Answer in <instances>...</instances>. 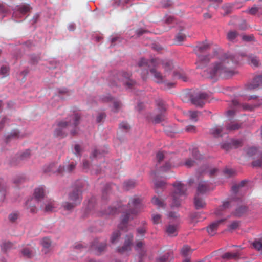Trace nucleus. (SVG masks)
<instances>
[{"label":"nucleus","instance_id":"nucleus-1","mask_svg":"<svg viewBox=\"0 0 262 262\" xmlns=\"http://www.w3.org/2000/svg\"><path fill=\"white\" fill-rule=\"evenodd\" d=\"M140 67L146 66L149 68L150 73L158 83H163L164 89H170L174 86L173 82H166L167 75L173 69V62L169 60H162L159 58H152L149 61L144 58L141 59L138 62Z\"/></svg>","mask_w":262,"mask_h":262},{"label":"nucleus","instance_id":"nucleus-2","mask_svg":"<svg viewBox=\"0 0 262 262\" xmlns=\"http://www.w3.org/2000/svg\"><path fill=\"white\" fill-rule=\"evenodd\" d=\"M238 58L230 54L221 55L206 71L204 72L203 76L208 78L215 76L228 77L233 75L235 68L239 63Z\"/></svg>","mask_w":262,"mask_h":262},{"label":"nucleus","instance_id":"nucleus-3","mask_svg":"<svg viewBox=\"0 0 262 262\" xmlns=\"http://www.w3.org/2000/svg\"><path fill=\"white\" fill-rule=\"evenodd\" d=\"M80 117L79 114L73 113L65 120L58 122L54 130V136L63 138L68 133L72 135H76L78 132V125Z\"/></svg>","mask_w":262,"mask_h":262},{"label":"nucleus","instance_id":"nucleus-4","mask_svg":"<svg viewBox=\"0 0 262 262\" xmlns=\"http://www.w3.org/2000/svg\"><path fill=\"white\" fill-rule=\"evenodd\" d=\"M84 181H78L76 182L72 190L68 195V201L62 203V206L66 210H71L79 205L82 200V190L85 185Z\"/></svg>","mask_w":262,"mask_h":262},{"label":"nucleus","instance_id":"nucleus-5","mask_svg":"<svg viewBox=\"0 0 262 262\" xmlns=\"http://www.w3.org/2000/svg\"><path fill=\"white\" fill-rule=\"evenodd\" d=\"M142 200L138 196L132 198L128 203V210L122 216L121 221L118 226L120 229L124 230L127 227L128 222L133 219L134 216L140 210L142 207Z\"/></svg>","mask_w":262,"mask_h":262},{"label":"nucleus","instance_id":"nucleus-6","mask_svg":"<svg viewBox=\"0 0 262 262\" xmlns=\"http://www.w3.org/2000/svg\"><path fill=\"white\" fill-rule=\"evenodd\" d=\"M212 50L213 55L215 56L217 54V49L214 48L209 43L206 42L199 43L195 48L194 51L198 55V63L200 64H206L209 62L212 57L210 55H205L206 52Z\"/></svg>","mask_w":262,"mask_h":262},{"label":"nucleus","instance_id":"nucleus-7","mask_svg":"<svg viewBox=\"0 0 262 262\" xmlns=\"http://www.w3.org/2000/svg\"><path fill=\"white\" fill-rule=\"evenodd\" d=\"M173 185L174 187V190L172 194V202L171 206L178 207L181 205L182 198L186 195L187 188L180 182H177Z\"/></svg>","mask_w":262,"mask_h":262},{"label":"nucleus","instance_id":"nucleus-8","mask_svg":"<svg viewBox=\"0 0 262 262\" xmlns=\"http://www.w3.org/2000/svg\"><path fill=\"white\" fill-rule=\"evenodd\" d=\"M157 104L158 106V108L161 111V113L157 114L154 118L152 121L155 123H159L165 120V116L164 115V112L166 110V105L163 100H158L157 101Z\"/></svg>","mask_w":262,"mask_h":262},{"label":"nucleus","instance_id":"nucleus-9","mask_svg":"<svg viewBox=\"0 0 262 262\" xmlns=\"http://www.w3.org/2000/svg\"><path fill=\"white\" fill-rule=\"evenodd\" d=\"M133 238L134 236L133 234L126 235L123 245L122 247H118L117 248V251L120 253H124L130 251L132 249Z\"/></svg>","mask_w":262,"mask_h":262},{"label":"nucleus","instance_id":"nucleus-10","mask_svg":"<svg viewBox=\"0 0 262 262\" xmlns=\"http://www.w3.org/2000/svg\"><path fill=\"white\" fill-rule=\"evenodd\" d=\"M44 172L46 173H55L62 174L65 169L63 166L60 165L58 166L56 163H51L44 168Z\"/></svg>","mask_w":262,"mask_h":262},{"label":"nucleus","instance_id":"nucleus-11","mask_svg":"<svg viewBox=\"0 0 262 262\" xmlns=\"http://www.w3.org/2000/svg\"><path fill=\"white\" fill-rule=\"evenodd\" d=\"M208 98V95L206 93L200 92L191 97V101L195 105L202 107L204 104V100Z\"/></svg>","mask_w":262,"mask_h":262},{"label":"nucleus","instance_id":"nucleus-12","mask_svg":"<svg viewBox=\"0 0 262 262\" xmlns=\"http://www.w3.org/2000/svg\"><path fill=\"white\" fill-rule=\"evenodd\" d=\"M180 223H172L170 221L166 228V232L170 236H176L178 234V227Z\"/></svg>","mask_w":262,"mask_h":262},{"label":"nucleus","instance_id":"nucleus-13","mask_svg":"<svg viewBox=\"0 0 262 262\" xmlns=\"http://www.w3.org/2000/svg\"><path fill=\"white\" fill-rule=\"evenodd\" d=\"M119 75L122 77V80L123 83L127 86L128 88H132L134 87L136 83L135 81L129 79L130 74L127 72H122L119 73Z\"/></svg>","mask_w":262,"mask_h":262},{"label":"nucleus","instance_id":"nucleus-14","mask_svg":"<svg viewBox=\"0 0 262 262\" xmlns=\"http://www.w3.org/2000/svg\"><path fill=\"white\" fill-rule=\"evenodd\" d=\"M262 84V75H258L253 78V81L247 85V89L252 90L258 88Z\"/></svg>","mask_w":262,"mask_h":262},{"label":"nucleus","instance_id":"nucleus-15","mask_svg":"<svg viewBox=\"0 0 262 262\" xmlns=\"http://www.w3.org/2000/svg\"><path fill=\"white\" fill-rule=\"evenodd\" d=\"M23 137V135L21 134L19 130H13L6 137L5 140L6 142L8 143L12 140L18 139L19 138H21Z\"/></svg>","mask_w":262,"mask_h":262},{"label":"nucleus","instance_id":"nucleus-16","mask_svg":"<svg viewBox=\"0 0 262 262\" xmlns=\"http://www.w3.org/2000/svg\"><path fill=\"white\" fill-rule=\"evenodd\" d=\"M30 10V7L29 5H24L19 6L17 10L15 11L13 14V17L17 18L18 13L21 15H24L27 13Z\"/></svg>","mask_w":262,"mask_h":262},{"label":"nucleus","instance_id":"nucleus-17","mask_svg":"<svg viewBox=\"0 0 262 262\" xmlns=\"http://www.w3.org/2000/svg\"><path fill=\"white\" fill-rule=\"evenodd\" d=\"M210 133L215 137L222 136L223 134H226V130L222 126H215L210 130Z\"/></svg>","mask_w":262,"mask_h":262},{"label":"nucleus","instance_id":"nucleus-18","mask_svg":"<svg viewBox=\"0 0 262 262\" xmlns=\"http://www.w3.org/2000/svg\"><path fill=\"white\" fill-rule=\"evenodd\" d=\"M225 221L224 219L220 220L215 222L212 223L207 227V230L208 233L211 235L213 236L216 232L217 228L220 224Z\"/></svg>","mask_w":262,"mask_h":262},{"label":"nucleus","instance_id":"nucleus-19","mask_svg":"<svg viewBox=\"0 0 262 262\" xmlns=\"http://www.w3.org/2000/svg\"><path fill=\"white\" fill-rule=\"evenodd\" d=\"M210 187L207 182L201 181L198 186V193L204 194L210 190Z\"/></svg>","mask_w":262,"mask_h":262},{"label":"nucleus","instance_id":"nucleus-20","mask_svg":"<svg viewBox=\"0 0 262 262\" xmlns=\"http://www.w3.org/2000/svg\"><path fill=\"white\" fill-rule=\"evenodd\" d=\"M45 195V187L40 186L36 188L34 190V196L35 199L39 201L40 199L43 198Z\"/></svg>","mask_w":262,"mask_h":262},{"label":"nucleus","instance_id":"nucleus-21","mask_svg":"<svg viewBox=\"0 0 262 262\" xmlns=\"http://www.w3.org/2000/svg\"><path fill=\"white\" fill-rule=\"evenodd\" d=\"M231 201H226L223 202L222 206H220L215 211V214L217 215H222L223 212L230 207Z\"/></svg>","mask_w":262,"mask_h":262},{"label":"nucleus","instance_id":"nucleus-22","mask_svg":"<svg viewBox=\"0 0 262 262\" xmlns=\"http://www.w3.org/2000/svg\"><path fill=\"white\" fill-rule=\"evenodd\" d=\"M106 247V243L103 242L98 244L97 241H95L92 245L93 249L97 250V252L101 253L103 251Z\"/></svg>","mask_w":262,"mask_h":262},{"label":"nucleus","instance_id":"nucleus-23","mask_svg":"<svg viewBox=\"0 0 262 262\" xmlns=\"http://www.w3.org/2000/svg\"><path fill=\"white\" fill-rule=\"evenodd\" d=\"M172 79H180L183 81H187L188 80V77L184 74L182 71H174L172 75Z\"/></svg>","mask_w":262,"mask_h":262},{"label":"nucleus","instance_id":"nucleus-24","mask_svg":"<svg viewBox=\"0 0 262 262\" xmlns=\"http://www.w3.org/2000/svg\"><path fill=\"white\" fill-rule=\"evenodd\" d=\"M194 205L197 209L203 208L206 205L205 202L199 196V194H197L194 198Z\"/></svg>","mask_w":262,"mask_h":262},{"label":"nucleus","instance_id":"nucleus-25","mask_svg":"<svg viewBox=\"0 0 262 262\" xmlns=\"http://www.w3.org/2000/svg\"><path fill=\"white\" fill-rule=\"evenodd\" d=\"M134 248L136 251L140 253L141 256L144 254V243L142 241H136V244L134 246Z\"/></svg>","mask_w":262,"mask_h":262},{"label":"nucleus","instance_id":"nucleus-26","mask_svg":"<svg viewBox=\"0 0 262 262\" xmlns=\"http://www.w3.org/2000/svg\"><path fill=\"white\" fill-rule=\"evenodd\" d=\"M41 245L43 248L42 250L46 254L49 252V249L51 245V241L48 237H45L41 241Z\"/></svg>","mask_w":262,"mask_h":262},{"label":"nucleus","instance_id":"nucleus-27","mask_svg":"<svg viewBox=\"0 0 262 262\" xmlns=\"http://www.w3.org/2000/svg\"><path fill=\"white\" fill-rule=\"evenodd\" d=\"M55 207L54 201L49 200L46 201L43 210L46 212H50L53 211Z\"/></svg>","mask_w":262,"mask_h":262},{"label":"nucleus","instance_id":"nucleus-28","mask_svg":"<svg viewBox=\"0 0 262 262\" xmlns=\"http://www.w3.org/2000/svg\"><path fill=\"white\" fill-rule=\"evenodd\" d=\"M240 128V125L236 123L230 122L226 125V132L228 133V132L234 131L238 130Z\"/></svg>","mask_w":262,"mask_h":262},{"label":"nucleus","instance_id":"nucleus-29","mask_svg":"<svg viewBox=\"0 0 262 262\" xmlns=\"http://www.w3.org/2000/svg\"><path fill=\"white\" fill-rule=\"evenodd\" d=\"M121 236V233L119 230H116L114 231L110 237V242L112 244H116L117 243L120 239Z\"/></svg>","mask_w":262,"mask_h":262},{"label":"nucleus","instance_id":"nucleus-30","mask_svg":"<svg viewBox=\"0 0 262 262\" xmlns=\"http://www.w3.org/2000/svg\"><path fill=\"white\" fill-rule=\"evenodd\" d=\"M136 182L133 180H128L123 183V188L126 190H129L136 186Z\"/></svg>","mask_w":262,"mask_h":262},{"label":"nucleus","instance_id":"nucleus-31","mask_svg":"<svg viewBox=\"0 0 262 262\" xmlns=\"http://www.w3.org/2000/svg\"><path fill=\"white\" fill-rule=\"evenodd\" d=\"M249 64L254 67H257L259 64V60L254 55L249 56Z\"/></svg>","mask_w":262,"mask_h":262},{"label":"nucleus","instance_id":"nucleus-32","mask_svg":"<svg viewBox=\"0 0 262 262\" xmlns=\"http://www.w3.org/2000/svg\"><path fill=\"white\" fill-rule=\"evenodd\" d=\"M13 243L10 241H4L1 245V249L3 251L6 252L13 247Z\"/></svg>","mask_w":262,"mask_h":262},{"label":"nucleus","instance_id":"nucleus-33","mask_svg":"<svg viewBox=\"0 0 262 262\" xmlns=\"http://www.w3.org/2000/svg\"><path fill=\"white\" fill-rule=\"evenodd\" d=\"M33 201V199L32 198L30 200H28L26 202V205L27 206V208L29 209L30 212L32 213H35L37 211V209L36 207L34 205H31V202Z\"/></svg>","mask_w":262,"mask_h":262},{"label":"nucleus","instance_id":"nucleus-34","mask_svg":"<svg viewBox=\"0 0 262 262\" xmlns=\"http://www.w3.org/2000/svg\"><path fill=\"white\" fill-rule=\"evenodd\" d=\"M247 211V208L245 206H241L238 207L235 212L234 214L236 216H241L244 215Z\"/></svg>","mask_w":262,"mask_h":262},{"label":"nucleus","instance_id":"nucleus-35","mask_svg":"<svg viewBox=\"0 0 262 262\" xmlns=\"http://www.w3.org/2000/svg\"><path fill=\"white\" fill-rule=\"evenodd\" d=\"M252 245L255 249L262 252V237L255 240Z\"/></svg>","mask_w":262,"mask_h":262},{"label":"nucleus","instance_id":"nucleus-36","mask_svg":"<svg viewBox=\"0 0 262 262\" xmlns=\"http://www.w3.org/2000/svg\"><path fill=\"white\" fill-rule=\"evenodd\" d=\"M168 218L169 219H173L174 223H180V215L176 212H169L168 214Z\"/></svg>","mask_w":262,"mask_h":262},{"label":"nucleus","instance_id":"nucleus-37","mask_svg":"<svg viewBox=\"0 0 262 262\" xmlns=\"http://www.w3.org/2000/svg\"><path fill=\"white\" fill-rule=\"evenodd\" d=\"M151 202L152 204L155 205H157L158 207H165V204L163 201L159 199L158 197L154 196L151 200Z\"/></svg>","mask_w":262,"mask_h":262},{"label":"nucleus","instance_id":"nucleus-38","mask_svg":"<svg viewBox=\"0 0 262 262\" xmlns=\"http://www.w3.org/2000/svg\"><path fill=\"white\" fill-rule=\"evenodd\" d=\"M238 257V255L237 253H233L231 252L225 253L222 256V257L223 259H236Z\"/></svg>","mask_w":262,"mask_h":262},{"label":"nucleus","instance_id":"nucleus-39","mask_svg":"<svg viewBox=\"0 0 262 262\" xmlns=\"http://www.w3.org/2000/svg\"><path fill=\"white\" fill-rule=\"evenodd\" d=\"M201 113L198 111H189V114L190 116V119L194 122H196L198 121L197 118L199 115H200Z\"/></svg>","mask_w":262,"mask_h":262},{"label":"nucleus","instance_id":"nucleus-40","mask_svg":"<svg viewBox=\"0 0 262 262\" xmlns=\"http://www.w3.org/2000/svg\"><path fill=\"white\" fill-rule=\"evenodd\" d=\"M238 35V34L236 31H232L228 33L227 38L229 41H233Z\"/></svg>","mask_w":262,"mask_h":262},{"label":"nucleus","instance_id":"nucleus-41","mask_svg":"<svg viewBox=\"0 0 262 262\" xmlns=\"http://www.w3.org/2000/svg\"><path fill=\"white\" fill-rule=\"evenodd\" d=\"M19 216V213L18 211H15L10 213L9 215L8 219L10 222L11 223H14L18 218Z\"/></svg>","mask_w":262,"mask_h":262},{"label":"nucleus","instance_id":"nucleus-42","mask_svg":"<svg viewBox=\"0 0 262 262\" xmlns=\"http://www.w3.org/2000/svg\"><path fill=\"white\" fill-rule=\"evenodd\" d=\"M186 35L182 33H179L176 36V42L178 44H181L183 41L186 39Z\"/></svg>","mask_w":262,"mask_h":262},{"label":"nucleus","instance_id":"nucleus-43","mask_svg":"<svg viewBox=\"0 0 262 262\" xmlns=\"http://www.w3.org/2000/svg\"><path fill=\"white\" fill-rule=\"evenodd\" d=\"M192 253V251L189 246H184L181 249V253L184 256H187Z\"/></svg>","mask_w":262,"mask_h":262},{"label":"nucleus","instance_id":"nucleus-44","mask_svg":"<svg viewBox=\"0 0 262 262\" xmlns=\"http://www.w3.org/2000/svg\"><path fill=\"white\" fill-rule=\"evenodd\" d=\"M245 183V181H242L238 184L233 186L232 187V192L235 194L236 193L238 192L239 188L243 187Z\"/></svg>","mask_w":262,"mask_h":262},{"label":"nucleus","instance_id":"nucleus-45","mask_svg":"<svg viewBox=\"0 0 262 262\" xmlns=\"http://www.w3.org/2000/svg\"><path fill=\"white\" fill-rule=\"evenodd\" d=\"M152 220L154 224H158L161 223V215L159 214H153L152 215Z\"/></svg>","mask_w":262,"mask_h":262},{"label":"nucleus","instance_id":"nucleus-46","mask_svg":"<svg viewBox=\"0 0 262 262\" xmlns=\"http://www.w3.org/2000/svg\"><path fill=\"white\" fill-rule=\"evenodd\" d=\"M170 256V253H167L164 254L163 255L160 257L158 260L159 262H166L169 259V257Z\"/></svg>","mask_w":262,"mask_h":262},{"label":"nucleus","instance_id":"nucleus-47","mask_svg":"<svg viewBox=\"0 0 262 262\" xmlns=\"http://www.w3.org/2000/svg\"><path fill=\"white\" fill-rule=\"evenodd\" d=\"M259 11V8L256 6H254L251 8L247 11V12L251 15L256 14Z\"/></svg>","mask_w":262,"mask_h":262},{"label":"nucleus","instance_id":"nucleus-48","mask_svg":"<svg viewBox=\"0 0 262 262\" xmlns=\"http://www.w3.org/2000/svg\"><path fill=\"white\" fill-rule=\"evenodd\" d=\"M257 150L256 147H251L247 148L246 152L249 156H252L256 154Z\"/></svg>","mask_w":262,"mask_h":262},{"label":"nucleus","instance_id":"nucleus-49","mask_svg":"<svg viewBox=\"0 0 262 262\" xmlns=\"http://www.w3.org/2000/svg\"><path fill=\"white\" fill-rule=\"evenodd\" d=\"M231 144L232 147L235 148H238L242 146V142L239 140H232L231 141Z\"/></svg>","mask_w":262,"mask_h":262},{"label":"nucleus","instance_id":"nucleus-50","mask_svg":"<svg viewBox=\"0 0 262 262\" xmlns=\"http://www.w3.org/2000/svg\"><path fill=\"white\" fill-rule=\"evenodd\" d=\"M30 150H27L22 153L19 157V160H23L28 158L30 156Z\"/></svg>","mask_w":262,"mask_h":262},{"label":"nucleus","instance_id":"nucleus-51","mask_svg":"<svg viewBox=\"0 0 262 262\" xmlns=\"http://www.w3.org/2000/svg\"><path fill=\"white\" fill-rule=\"evenodd\" d=\"M21 253L24 256H26L27 257L30 258L32 256L31 251L28 248H27L23 249V250L21 251Z\"/></svg>","mask_w":262,"mask_h":262},{"label":"nucleus","instance_id":"nucleus-52","mask_svg":"<svg viewBox=\"0 0 262 262\" xmlns=\"http://www.w3.org/2000/svg\"><path fill=\"white\" fill-rule=\"evenodd\" d=\"M165 157V153L162 151H159L156 155V158L159 162L162 161Z\"/></svg>","mask_w":262,"mask_h":262},{"label":"nucleus","instance_id":"nucleus-53","mask_svg":"<svg viewBox=\"0 0 262 262\" xmlns=\"http://www.w3.org/2000/svg\"><path fill=\"white\" fill-rule=\"evenodd\" d=\"M120 128L125 130L127 131L130 129V126L126 122H122L119 125Z\"/></svg>","mask_w":262,"mask_h":262},{"label":"nucleus","instance_id":"nucleus-54","mask_svg":"<svg viewBox=\"0 0 262 262\" xmlns=\"http://www.w3.org/2000/svg\"><path fill=\"white\" fill-rule=\"evenodd\" d=\"M106 114L104 113H100L96 118V121L99 123L103 121L106 117Z\"/></svg>","mask_w":262,"mask_h":262},{"label":"nucleus","instance_id":"nucleus-55","mask_svg":"<svg viewBox=\"0 0 262 262\" xmlns=\"http://www.w3.org/2000/svg\"><path fill=\"white\" fill-rule=\"evenodd\" d=\"M195 162L192 160L191 158L188 159L186 160L184 165L187 167H191L194 165Z\"/></svg>","mask_w":262,"mask_h":262},{"label":"nucleus","instance_id":"nucleus-56","mask_svg":"<svg viewBox=\"0 0 262 262\" xmlns=\"http://www.w3.org/2000/svg\"><path fill=\"white\" fill-rule=\"evenodd\" d=\"M114 105V111L117 112L119 111L121 106V104L119 101H115L113 103Z\"/></svg>","mask_w":262,"mask_h":262},{"label":"nucleus","instance_id":"nucleus-57","mask_svg":"<svg viewBox=\"0 0 262 262\" xmlns=\"http://www.w3.org/2000/svg\"><path fill=\"white\" fill-rule=\"evenodd\" d=\"M165 182L163 181H156L155 182L156 188H163L165 186Z\"/></svg>","mask_w":262,"mask_h":262},{"label":"nucleus","instance_id":"nucleus-58","mask_svg":"<svg viewBox=\"0 0 262 262\" xmlns=\"http://www.w3.org/2000/svg\"><path fill=\"white\" fill-rule=\"evenodd\" d=\"M148 71L147 69H143L141 71V77H142V78L143 79V80H146L147 78V77H148Z\"/></svg>","mask_w":262,"mask_h":262},{"label":"nucleus","instance_id":"nucleus-59","mask_svg":"<svg viewBox=\"0 0 262 262\" xmlns=\"http://www.w3.org/2000/svg\"><path fill=\"white\" fill-rule=\"evenodd\" d=\"M9 68L6 66H2L1 68L0 73L5 76L8 74Z\"/></svg>","mask_w":262,"mask_h":262},{"label":"nucleus","instance_id":"nucleus-60","mask_svg":"<svg viewBox=\"0 0 262 262\" xmlns=\"http://www.w3.org/2000/svg\"><path fill=\"white\" fill-rule=\"evenodd\" d=\"M117 212V209L116 207H110L106 212L107 214H114Z\"/></svg>","mask_w":262,"mask_h":262},{"label":"nucleus","instance_id":"nucleus-61","mask_svg":"<svg viewBox=\"0 0 262 262\" xmlns=\"http://www.w3.org/2000/svg\"><path fill=\"white\" fill-rule=\"evenodd\" d=\"M186 130L188 132L190 133H195L196 132V127L193 125H188L186 127Z\"/></svg>","mask_w":262,"mask_h":262},{"label":"nucleus","instance_id":"nucleus-62","mask_svg":"<svg viewBox=\"0 0 262 262\" xmlns=\"http://www.w3.org/2000/svg\"><path fill=\"white\" fill-rule=\"evenodd\" d=\"M261 159H258L255 160L252 162V166L254 167H260L262 164V158Z\"/></svg>","mask_w":262,"mask_h":262},{"label":"nucleus","instance_id":"nucleus-63","mask_svg":"<svg viewBox=\"0 0 262 262\" xmlns=\"http://www.w3.org/2000/svg\"><path fill=\"white\" fill-rule=\"evenodd\" d=\"M239 226V222L238 221H234L232 222L229 226L231 229H236Z\"/></svg>","mask_w":262,"mask_h":262},{"label":"nucleus","instance_id":"nucleus-64","mask_svg":"<svg viewBox=\"0 0 262 262\" xmlns=\"http://www.w3.org/2000/svg\"><path fill=\"white\" fill-rule=\"evenodd\" d=\"M192 155L196 159H199L201 158V156L199 154V151L196 149H194L192 151Z\"/></svg>","mask_w":262,"mask_h":262}]
</instances>
